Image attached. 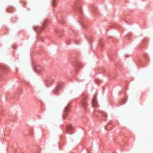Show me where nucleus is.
I'll use <instances>...</instances> for the list:
<instances>
[{
  "label": "nucleus",
  "instance_id": "nucleus-6",
  "mask_svg": "<svg viewBox=\"0 0 153 153\" xmlns=\"http://www.w3.org/2000/svg\"><path fill=\"white\" fill-rule=\"evenodd\" d=\"M59 89V86H57L53 91V93L54 94H57L58 93V91Z\"/></svg>",
  "mask_w": 153,
  "mask_h": 153
},
{
  "label": "nucleus",
  "instance_id": "nucleus-7",
  "mask_svg": "<svg viewBox=\"0 0 153 153\" xmlns=\"http://www.w3.org/2000/svg\"><path fill=\"white\" fill-rule=\"evenodd\" d=\"M96 99L95 98H94L92 100V103L93 106H95L96 105Z\"/></svg>",
  "mask_w": 153,
  "mask_h": 153
},
{
  "label": "nucleus",
  "instance_id": "nucleus-4",
  "mask_svg": "<svg viewBox=\"0 0 153 153\" xmlns=\"http://www.w3.org/2000/svg\"><path fill=\"white\" fill-rule=\"evenodd\" d=\"M81 105L83 107L85 108L87 106V105L86 101L84 100H82V101Z\"/></svg>",
  "mask_w": 153,
  "mask_h": 153
},
{
  "label": "nucleus",
  "instance_id": "nucleus-8",
  "mask_svg": "<svg viewBox=\"0 0 153 153\" xmlns=\"http://www.w3.org/2000/svg\"><path fill=\"white\" fill-rule=\"evenodd\" d=\"M33 28L35 30H36V31L39 32H40V30L41 29V28L40 27H38L37 26H35L33 27Z\"/></svg>",
  "mask_w": 153,
  "mask_h": 153
},
{
  "label": "nucleus",
  "instance_id": "nucleus-11",
  "mask_svg": "<svg viewBox=\"0 0 153 153\" xmlns=\"http://www.w3.org/2000/svg\"><path fill=\"white\" fill-rule=\"evenodd\" d=\"M52 5L53 6H55V0H52Z\"/></svg>",
  "mask_w": 153,
  "mask_h": 153
},
{
  "label": "nucleus",
  "instance_id": "nucleus-5",
  "mask_svg": "<svg viewBox=\"0 0 153 153\" xmlns=\"http://www.w3.org/2000/svg\"><path fill=\"white\" fill-rule=\"evenodd\" d=\"M42 68L38 65L35 68V70L36 71L39 72L41 71Z\"/></svg>",
  "mask_w": 153,
  "mask_h": 153
},
{
  "label": "nucleus",
  "instance_id": "nucleus-1",
  "mask_svg": "<svg viewBox=\"0 0 153 153\" xmlns=\"http://www.w3.org/2000/svg\"><path fill=\"white\" fill-rule=\"evenodd\" d=\"M69 110L68 107V106L66 107L64 111L62 117H63V119L64 120L65 118L67 116V114H68V112Z\"/></svg>",
  "mask_w": 153,
  "mask_h": 153
},
{
  "label": "nucleus",
  "instance_id": "nucleus-12",
  "mask_svg": "<svg viewBox=\"0 0 153 153\" xmlns=\"http://www.w3.org/2000/svg\"><path fill=\"white\" fill-rule=\"evenodd\" d=\"M108 127V126H105V128L106 129H107V127Z\"/></svg>",
  "mask_w": 153,
  "mask_h": 153
},
{
  "label": "nucleus",
  "instance_id": "nucleus-9",
  "mask_svg": "<svg viewBox=\"0 0 153 153\" xmlns=\"http://www.w3.org/2000/svg\"><path fill=\"white\" fill-rule=\"evenodd\" d=\"M7 69L6 67L3 66H1L0 68V71H5Z\"/></svg>",
  "mask_w": 153,
  "mask_h": 153
},
{
  "label": "nucleus",
  "instance_id": "nucleus-10",
  "mask_svg": "<svg viewBox=\"0 0 153 153\" xmlns=\"http://www.w3.org/2000/svg\"><path fill=\"white\" fill-rule=\"evenodd\" d=\"M102 115L104 117L103 120H105L107 116V114L105 112H102Z\"/></svg>",
  "mask_w": 153,
  "mask_h": 153
},
{
  "label": "nucleus",
  "instance_id": "nucleus-2",
  "mask_svg": "<svg viewBox=\"0 0 153 153\" xmlns=\"http://www.w3.org/2000/svg\"><path fill=\"white\" fill-rule=\"evenodd\" d=\"M57 35L59 37H61L63 34L62 32L60 29H57L56 31Z\"/></svg>",
  "mask_w": 153,
  "mask_h": 153
},
{
  "label": "nucleus",
  "instance_id": "nucleus-3",
  "mask_svg": "<svg viewBox=\"0 0 153 153\" xmlns=\"http://www.w3.org/2000/svg\"><path fill=\"white\" fill-rule=\"evenodd\" d=\"M73 130V126L71 125H69L67 127L68 132L70 133Z\"/></svg>",
  "mask_w": 153,
  "mask_h": 153
}]
</instances>
